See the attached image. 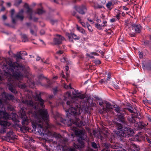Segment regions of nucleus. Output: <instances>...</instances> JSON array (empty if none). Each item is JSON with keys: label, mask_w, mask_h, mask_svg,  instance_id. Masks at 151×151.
Returning <instances> with one entry per match:
<instances>
[{"label": "nucleus", "mask_w": 151, "mask_h": 151, "mask_svg": "<svg viewBox=\"0 0 151 151\" xmlns=\"http://www.w3.org/2000/svg\"><path fill=\"white\" fill-rule=\"evenodd\" d=\"M112 2L111 1L109 2L106 4V7L109 9L111 6L112 5Z\"/></svg>", "instance_id": "35"}, {"label": "nucleus", "mask_w": 151, "mask_h": 151, "mask_svg": "<svg viewBox=\"0 0 151 151\" xmlns=\"http://www.w3.org/2000/svg\"><path fill=\"white\" fill-rule=\"evenodd\" d=\"M16 114H13V118H12V120L14 122H17L18 121V120L17 119L16 117Z\"/></svg>", "instance_id": "44"}, {"label": "nucleus", "mask_w": 151, "mask_h": 151, "mask_svg": "<svg viewBox=\"0 0 151 151\" xmlns=\"http://www.w3.org/2000/svg\"><path fill=\"white\" fill-rule=\"evenodd\" d=\"M4 106L2 100L0 98V119L2 118L8 119L9 118L8 114L3 111L4 109Z\"/></svg>", "instance_id": "6"}, {"label": "nucleus", "mask_w": 151, "mask_h": 151, "mask_svg": "<svg viewBox=\"0 0 151 151\" xmlns=\"http://www.w3.org/2000/svg\"><path fill=\"white\" fill-rule=\"evenodd\" d=\"M120 13H119V12H118L117 13V14H116V16H115V17L117 18V19L118 20H119L120 19Z\"/></svg>", "instance_id": "47"}, {"label": "nucleus", "mask_w": 151, "mask_h": 151, "mask_svg": "<svg viewBox=\"0 0 151 151\" xmlns=\"http://www.w3.org/2000/svg\"><path fill=\"white\" fill-rule=\"evenodd\" d=\"M21 55H27V53L25 51H20L19 52Z\"/></svg>", "instance_id": "45"}, {"label": "nucleus", "mask_w": 151, "mask_h": 151, "mask_svg": "<svg viewBox=\"0 0 151 151\" xmlns=\"http://www.w3.org/2000/svg\"><path fill=\"white\" fill-rule=\"evenodd\" d=\"M77 29L78 31L81 33L83 35L86 34L85 30L82 27H78V25H77Z\"/></svg>", "instance_id": "30"}, {"label": "nucleus", "mask_w": 151, "mask_h": 151, "mask_svg": "<svg viewBox=\"0 0 151 151\" xmlns=\"http://www.w3.org/2000/svg\"><path fill=\"white\" fill-rule=\"evenodd\" d=\"M57 22V20H50V22L52 24V25H53L55 22Z\"/></svg>", "instance_id": "63"}, {"label": "nucleus", "mask_w": 151, "mask_h": 151, "mask_svg": "<svg viewBox=\"0 0 151 151\" xmlns=\"http://www.w3.org/2000/svg\"><path fill=\"white\" fill-rule=\"evenodd\" d=\"M103 103V101L101 100H100L99 101V104L100 106L102 107Z\"/></svg>", "instance_id": "55"}, {"label": "nucleus", "mask_w": 151, "mask_h": 151, "mask_svg": "<svg viewBox=\"0 0 151 151\" xmlns=\"http://www.w3.org/2000/svg\"><path fill=\"white\" fill-rule=\"evenodd\" d=\"M126 109L131 113H134L132 109L133 108L132 106H130L129 108H127Z\"/></svg>", "instance_id": "43"}, {"label": "nucleus", "mask_w": 151, "mask_h": 151, "mask_svg": "<svg viewBox=\"0 0 151 151\" xmlns=\"http://www.w3.org/2000/svg\"><path fill=\"white\" fill-rule=\"evenodd\" d=\"M70 124H68V127L71 126L73 124L76 125V126L81 127L85 125V122L81 121L78 120L77 121H74L72 119H69Z\"/></svg>", "instance_id": "9"}, {"label": "nucleus", "mask_w": 151, "mask_h": 151, "mask_svg": "<svg viewBox=\"0 0 151 151\" xmlns=\"http://www.w3.org/2000/svg\"><path fill=\"white\" fill-rule=\"evenodd\" d=\"M24 11L23 9H22L16 15L15 17L16 18L19 19L21 20L22 21L24 19V16L22 15V13Z\"/></svg>", "instance_id": "21"}, {"label": "nucleus", "mask_w": 151, "mask_h": 151, "mask_svg": "<svg viewBox=\"0 0 151 151\" xmlns=\"http://www.w3.org/2000/svg\"><path fill=\"white\" fill-rule=\"evenodd\" d=\"M105 146L107 149L109 148L113 149L112 151H127L123 148L122 144L118 142H111V143L106 144Z\"/></svg>", "instance_id": "5"}, {"label": "nucleus", "mask_w": 151, "mask_h": 151, "mask_svg": "<svg viewBox=\"0 0 151 151\" xmlns=\"http://www.w3.org/2000/svg\"><path fill=\"white\" fill-rule=\"evenodd\" d=\"M6 137V139H9V140H14L15 139L14 132L12 130H10L7 133Z\"/></svg>", "instance_id": "15"}, {"label": "nucleus", "mask_w": 151, "mask_h": 151, "mask_svg": "<svg viewBox=\"0 0 151 151\" xmlns=\"http://www.w3.org/2000/svg\"><path fill=\"white\" fill-rule=\"evenodd\" d=\"M135 125L138 127V129H143L145 127L144 124L141 122L136 123L135 124Z\"/></svg>", "instance_id": "26"}, {"label": "nucleus", "mask_w": 151, "mask_h": 151, "mask_svg": "<svg viewBox=\"0 0 151 151\" xmlns=\"http://www.w3.org/2000/svg\"><path fill=\"white\" fill-rule=\"evenodd\" d=\"M33 28L34 29V30H33L32 28H30V32L31 34L32 35H34L35 36H37V27L35 25H33Z\"/></svg>", "instance_id": "22"}, {"label": "nucleus", "mask_w": 151, "mask_h": 151, "mask_svg": "<svg viewBox=\"0 0 151 151\" xmlns=\"http://www.w3.org/2000/svg\"><path fill=\"white\" fill-rule=\"evenodd\" d=\"M38 112L39 115L36 113L34 115L35 120L31 121L34 130L41 136L50 134L51 132L48 129L50 125L48 123L49 116L47 110L40 109Z\"/></svg>", "instance_id": "2"}, {"label": "nucleus", "mask_w": 151, "mask_h": 151, "mask_svg": "<svg viewBox=\"0 0 151 151\" xmlns=\"http://www.w3.org/2000/svg\"><path fill=\"white\" fill-rule=\"evenodd\" d=\"M22 2V0H19L15 3L14 5L16 6H18Z\"/></svg>", "instance_id": "42"}, {"label": "nucleus", "mask_w": 151, "mask_h": 151, "mask_svg": "<svg viewBox=\"0 0 151 151\" xmlns=\"http://www.w3.org/2000/svg\"><path fill=\"white\" fill-rule=\"evenodd\" d=\"M139 57L140 58H142L143 57V53L142 52H139Z\"/></svg>", "instance_id": "58"}, {"label": "nucleus", "mask_w": 151, "mask_h": 151, "mask_svg": "<svg viewBox=\"0 0 151 151\" xmlns=\"http://www.w3.org/2000/svg\"><path fill=\"white\" fill-rule=\"evenodd\" d=\"M69 40L71 42H73L72 37L75 40H79L80 38L79 36H77L76 35L73 33L71 34V35L69 34L68 36Z\"/></svg>", "instance_id": "18"}, {"label": "nucleus", "mask_w": 151, "mask_h": 151, "mask_svg": "<svg viewBox=\"0 0 151 151\" xmlns=\"http://www.w3.org/2000/svg\"><path fill=\"white\" fill-rule=\"evenodd\" d=\"M1 95L3 98L6 100H13L14 99V96L11 94L4 92L2 93Z\"/></svg>", "instance_id": "12"}, {"label": "nucleus", "mask_w": 151, "mask_h": 151, "mask_svg": "<svg viewBox=\"0 0 151 151\" xmlns=\"http://www.w3.org/2000/svg\"><path fill=\"white\" fill-rule=\"evenodd\" d=\"M12 17V22L13 23L15 24L16 23L15 19L14 18H13V17Z\"/></svg>", "instance_id": "64"}, {"label": "nucleus", "mask_w": 151, "mask_h": 151, "mask_svg": "<svg viewBox=\"0 0 151 151\" xmlns=\"http://www.w3.org/2000/svg\"><path fill=\"white\" fill-rule=\"evenodd\" d=\"M56 37L54 39L53 42L55 45H59L62 44V41L65 40V38L62 36L59 35H56Z\"/></svg>", "instance_id": "11"}, {"label": "nucleus", "mask_w": 151, "mask_h": 151, "mask_svg": "<svg viewBox=\"0 0 151 151\" xmlns=\"http://www.w3.org/2000/svg\"><path fill=\"white\" fill-rule=\"evenodd\" d=\"M53 93L54 94H55L58 91V89L57 87H55L53 89Z\"/></svg>", "instance_id": "52"}, {"label": "nucleus", "mask_w": 151, "mask_h": 151, "mask_svg": "<svg viewBox=\"0 0 151 151\" xmlns=\"http://www.w3.org/2000/svg\"><path fill=\"white\" fill-rule=\"evenodd\" d=\"M112 84H113V86H114V87L115 88H116V89L118 88L119 87L118 86V85H117V84H115L114 83V82H113Z\"/></svg>", "instance_id": "59"}, {"label": "nucleus", "mask_w": 151, "mask_h": 151, "mask_svg": "<svg viewBox=\"0 0 151 151\" xmlns=\"http://www.w3.org/2000/svg\"><path fill=\"white\" fill-rule=\"evenodd\" d=\"M107 22L106 21L104 20L103 23L101 24L102 27L106 26Z\"/></svg>", "instance_id": "53"}, {"label": "nucleus", "mask_w": 151, "mask_h": 151, "mask_svg": "<svg viewBox=\"0 0 151 151\" xmlns=\"http://www.w3.org/2000/svg\"><path fill=\"white\" fill-rule=\"evenodd\" d=\"M150 43V41L149 40H146L144 42V44L146 45H149Z\"/></svg>", "instance_id": "49"}, {"label": "nucleus", "mask_w": 151, "mask_h": 151, "mask_svg": "<svg viewBox=\"0 0 151 151\" xmlns=\"http://www.w3.org/2000/svg\"><path fill=\"white\" fill-rule=\"evenodd\" d=\"M117 120L122 123L125 122L124 115L123 113H120V114L117 115Z\"/></svg>", "instance_id": "19"}, {"label": "nucleus", "mask_w": 151, "mask_h": 151, "mask_svg": "<svg viewBox=\"0 0 151 151\" xmlns=\"http://www.w3.org/2000/svg\"><path fill=\"white\" fill-rule=\"evenodd\" d=\"M114 108H115V107H114ZM115 110L118 113H120V111H121L120 108L118 106H117L116 107H115Z\"/></svg>", "instance_id": "39"}, {"label": "nucleus", "mask_w": 151, "mask_h": 151, "mask_svg": "<svg viewBox=\"0 0 151 151\" xmlns=\"http://www.w3.org/2000/svg\"><path fill=\"white\" fill-rule=\"evenodd\" d=\"M146 139L147 141L148 142L151 144V139L148 137H146Z\"/></svg>", "instance_id": "60"}, {"label": "nucleus", "mask_w": 151, "mask_h": 151, "mask_svg": "<svg viewBox=\"0 0 151 151\" xmlns=\"http://www.w3.org/2000/svg\"><path fill=\"white\" fill-rule=\"evenodd\" d=\"M45 33V31L43 29H41L40 32V33L41 35H44Z\"/></svg>", "instance_id": "62"}, {"label": "nucleus", "mask_w": 151, "mask_h": 151, "mask_svg": "<svg viewBox=\"0 0 151 151\" xmlns=\"http://www.w3.org/2000/svg\"><path fill=\"white\" fill-rule=\"evenodd\" d=\"M45 12V11L42 8H38L36 10V14L39 15Z\"/></svg>", "instance_id": "29"}, {"label": "nucleus", "mask_w": 151, "mask_h": 151, "mask_svg": "<svg viewBox=\"0 0 151 151\" xmlns=\"http://www.w3.org/2000/svg\"><path fill=\"white\" fill-rule=\"evenodd\" d=\"M78 142L81 145V146H79V145H75V147L76 148H79V147L81 148L82 147H83L84 146V143L83 141L82 140H78Z\"/></svg>", "instance_id": "33"}, {"label": "nucleus", "mask_w": 151, "mask_h": 151, "mask_svg": "<svg viewBox=\"0 0 151 151\" xmlns=\"http://www.w3.org/2000/svg\"><path fill=\"white\" fill-rule=\"evenodd\" d=\"M72 15L75 16L78 19H79L80 21L81 20V17H79L76 13V12L73 11L71 12Z\"/></svg>", "instance_id": "32"}, {"label": "nucleus", "mask_w": 151, "mask_h": 151, "mask_svg": "<svg viewBox=\"0 0 151 151\" xmlns=\"http://www.w3.org/2000/svg\"><path fill=\"white\" fill-rule=\"evenodd\" d=\"M133 28L135 29L136 32L137 33H139L141 32L142 27L139 24H133L132 25Z\"/></svg>", "instance_id": "16"}, {"label": "nucleus", "mask_w": 151, "mask_h": 151, "mask_svg": "<svg viewBox=\"0 0 151 151\" xmlns=\"http://www.w3.org/2000/svg\"><path fill=\"white\" fill-rule=\"evenodd\" d=\"M76 128L75 126H73L70 128V129L75 133V134L77 136L81 137V136L83 135L84 134L82 130L78 131L76 130Z\"/></svg>", "instance_id": "13"}, {"label": "nucleus", "mask_w": 151, "mask_h": 151, "mask_svg": "<svg viewBox=\"0 0 151 151\" xmlns=\"http://www.w3.org/2000/svg\"><path fill=\"white\" fill-rule=\"evenodd\" d=\"M136 35V34L134 32L129 33V35L131 37H135Z\"/></svg>", "instance_id": "48"}, {"label": "nucleus", "mask_w": 151, "mask_h": 151, "mask_svg": "<svg viewBox=\"0 0 151 151\" xmlns=\"http://www.w3.org/2000/svg\"><path fill=\"white\" fill-rule=\"evenodd\" d=\"M81 20H80V21L79 20V22L82 25V26H83V27H86V24H85V23L83 22H81Z\"/></svg>", "instance_id": "54"}, {"label": "nucleus", "mask_w": 151, "mask_h": 151, "mask_svg": "<svg viewBox=\"0 0 151 151\" xmlns=\"http://www.w3.org/2000/svg\"><path fill=\"white\" fill-rule=\"evenodd\" d=\"M22 102L24 104H27V106L31 107H32L33 106V103L32 101H28L27 100H23Z\"/></svg>", "instance_id": "25"}, {"label": "nucleus", "mask_w": 151, "mask_h": 151, "mask_svg": "<svg viewBox=\"0 0 151 151\" xmlns=\"http://www.w3.org/2000/svg\"><path fill=\"white\" fill-rule=\"evenodd\" d=\"M14 57L16 60V62H10L9 63V70L12 72V74L9 72H6L4 73L7 78L8 83L7 86L9 90L14 94L17 93L13 85L14 80H18L21 79L23 76L22 72L24 70L25 67L24 65L19 64L17 62L19 61L20 59H23L21 55L17 54L14 55Z\"/></svg>", "instance_id": "1"}, {"label": "nucleus", "mask_w": 151, "mask_h": 151, "mask_svg": "<svg viewBox=\"0 0 151 151\" xmlns=\"http://www.w3.org/2000/svg\"><path fill=\"white\" fill-rule=\"evenodd\" d=\"M102 26L100 24H99L98 23L95 24V27L98 29L101 30L102 29Z\"/></svg>", "instance_id": "36"}, {"label": "nucleus", "mask_w": 151, "mask_h": 151, "mask_svg": "<svg viewBox=\"0 0 151 151\" xmlns=\"http://www.w3.org/2000/svg\"><path fill=\"white\" fill-rule=\"evenodd\" d=\"M7 109L9 111H12L14 110L12 106L11 105H9L8 106Z\"/></svg>", "instance_id": "41"}, {"label": "nucleus", "mask_w": 151, "mask_h": 151, "mask_svg": "<svg viewBox=\"0 0 151 151\" xmlns=\"http://www.w3.org/2000/svg\"><path fill=\"white\" fill-rule=\"evenodd\" d=\"M116 127L118 131L114 132L115 136L121 141H124V138L132 136L134 133V130L131 128L123 126L122 124L117 123Z\"/></svg>", "instance_id": "4"}, {"label": "nucleus", "mask_w": 151, "mask_h": 151, "mask_svg": "<svg viewBox=\"0 0 151 151\" xmlns=\"http://www.w3.org/2000/svg\"><path fill=\"white\" fill-rule=\"evenodd\" d=\"M64 100H66L67 99L71 98V93L70 92H67L64 96Z\"/></svg>", "instance_id": "31"}, {"label": "nucleus", "mask_w": 151, "mask_h": 151, "mask_svg": "<svg viewBox=\"0 0 151 151\" xmlns=\"http://www.w3.org/2000/svg\"><path fill=\"white\" fill-rule=\"evenodd\" d=\"M10 124L5 121H0V133H4L6 132V128Z\"/></svg>", "instance_id": "7"}, {"label": "nucleus", "mask_w": 151, "mask_h": 151, "mask_svg": "<svg viewBox=\"0 0 151 151\" xmlns=\"http://www.w3.org/2000/svg\"><path fill=\"white\" fill-rule=\"evenodd\" d=\"M27 10L26 12L27 14H29V20H32V9L30 8L29 6L27 7Z\"/></svg>", "instance_id": "24"}, {"label": "nucleus", "mask_w": 151, "mask_h": 151, "mask_svg": "<svg viewBox=\"0 0 151 151\" xmlns=\"http://www.w3.org/2000/svg\"><path fill=\"white\" fill-rule=\"evenodd\" d=\"M106 108H103L105 109L106 112H111L114 108V106H112L111 103L109 102L106 101Z\"/></svg>", "instance_id": "17"}, {"label": "nucleus", "mask_w": 151, "mask_h": 151, "mask_svg": "<svg viewBox=\"0 0 151 151\" xmlns=\"http://www.w3.org/2000/svg\"><path fill=\"white\" fill-rule=\"evenodd\" d=\"M36 96L37 98V100L40 102V104L41 107L42 108H43L45 106L44 105V101L41 98L40 95V94L37 95Z\"/></svg>", "instance_id": "20"}, {"label": "nucleus", "mask_w": 151, "mask_h": 151, "mask_svg": "<svg viewBox=\"0 0 151 151\" xmlns=\"http://www.w3.org/2000/svg\"><path fill=\"white\" fill-rule=\"evenodd\" d=\"M63 51L61 50H59L56 52V54L59 55L63 54Z\"/></svg>", "instance_id": "51"}, {"label": "nucleus", "mask_w": 151, "mask_h": 151, "mask_svg": "<svg viewBox=\"0 0 151 151\" xmlns=\"http://www.w3.org/2000/svg\"><path fill=\"white\" fill-rule=\"evenodd\" d=\"M21 117L22 119V124L23 125L28 124L31 121L26 116L25 112L23 110L21 113Z\"/></svg>", "instance_id": "8"}, {"label": "nucleus", "mask_w": 151, "mask_h": 151, "mask_svg": "<svg viewBox=\"0 0 151 151\" xmlns=\"http://www.w3.org/2000/svg\"><path fill=\"white\" fill-rule=\"evenodd\" d=\"M86 96L85 94H82L81 93L80 97H79V100L80 99H84L86 97Z\"/></svg>", "instance_id": "40"}, {"label": "nucleus", "mask_w": 151, "mask_h": 151, "mask_svg": "<svg viewBox=\"0 0 151 151\" xmlns=\"http://www.w3.org/2000/svg\"><path fill=\"white\" fill-rule=\"evenodd\" d=\"M74 8L78 12L82 15L84 14L87 10L86 7L84 5L80 6H76L74 7Z\"/></svg>", "instance_id": "10"}, {"label": "nucleus", "mask_w": 151, "mask_h": 151, "mask_svg": "<svg viewBox=\"0 0 151 151\" xmlns=\"http://www.w3.org/2000/svg\"><path fill=\"white\" fill-rule=\"evenodd\" d=\"M103 6L101 5H100L99 4H95L94 5V8L95 9H100L101 8L103 7Z\"/></svg>", "instance_id": "37"}, {"label": "nucleus", "mask_w": 151, "mask_h": 151, "mask_svg": "<svg viewBox=\"0 0 151 151\" xmlns=\"http://www.w3.org/2000/svg\"><path fill=\"white\" fill-rule=\"evenodd\" d=\"M144 67H145L148 70H151V61L147 63L144 65Z\"/></svg>", "instance_id": "34"}, {"label": "nucleus", "mask_w": 151, "mask_h": 151, "mask_svg": "<svg viewBox=\"0 0 151 151\" xmlns=\"http://www.w3.org/2000/svg\"><path fill=\"white\" fill-rule=\"evenodd\" d=\"M15 11L13 9H12L11 11V17H13L14 14V13Z\"/></svg>", "instance_id": "57"}, {"label": "nucleus", "mask_w": 151, "mask_h": 151, "mask_svg": "<svg viewBox=\"0 0 151 151\" xmlns=\"http://www.w3.org/2000/svg\"><path fill=\"white\" fill-rule=\"evenodd\" d=\"M131 150L132 151H139V146L134 144H132L131 145Z\"/></svg>", "instance_id": "23"}, {"label": "nucleus", "mask_w": 151, "mask_h": 151, "mask_svg": "<svg viewBox=\"0 0 151 151\" xmlns=\"http://www.w3.org/2000/svg\"><path fill=\"white\" fill-rule=\"evenodd\" d=\"M55 119L57 121H59L65 124L67 122L66 120L63 119L61 115L58 113H57L55 116Z\"/></svg>", "instance_id": "14"}, {"label": "nucleus", "mask_w": 151, "mask_h": 151, "mask_svg": "<svg viewBox=\"0 0 151 151\" xmlns=\"http://www.w3.org/2000/svg\"><path fill=\"white\" fill-rule=\"evenodd\" d=\"M128 120L130 123H134L135 124L136 123L135 118L132 116L129 117L128 118Z\"/></svg>", "instance_id": "27"}, {"label": "nucleus", "mask_w": 151, "mask_h": 151, "mask_svg": "<svg viewBox=\"0 0 151 151\" xmlns=\"http://www.w3.org/2000/svg\"><path fill=\"white\" fill-rule=\"evenodd\" d=\"M67 150L68 151H76V149L73 147L68 148Z\"/></svg>", "instance_id": "46"}, {"label": "nucleus", "mask_w": 151, "mask_h": 151, "mask_svg": "<svg viewBox=\"0 0 151 151\" xmlns=\"http://www.w3.org/2000/svg\"><path fill=\"white\" fill-rule=\"evenodd\" d=\"M92 147L94 149H97L98 148L97 144L94 142H93L91 143Z\"/></svg>", "instance_id": "38"}, {"label": "nucleus", "mask_w": 151, "mask_h": 151, "mask_svg": "<svg viewBox=\"0 0 151 151\" xmlns=\"http://www.w3.org/2000/svg\"><path fill=\"white\" fill-rule=\"evenodd\" d=\"M100 17L103 21L105 20V16L103 14H101L100 16Z\"/></svg>", "instance_id": "56"}, {"label": "nucleus", "mask_w": 151, "mask_h": 151, "mask_svg": "<svg viewBox=\"0 0 151 151\" xmlns=\"http://www.w3.org/2000/svg\"><path fill=\"white\" fill-rule=\"evenodd\" d=\"M21 38L22 39V41L23 42H26L28 41V38L26 34H21Z\"/></svg>", "instance_id": "28"}, {"label": "nucleus", "mask_w": 151, "mask_h": 151, "mask_svg": "<svg viewBox=\"0 0 151 151\" xmlns=\"http://www.w3.org/2000/svg\"><path fill=\"white\" fill-rule=\"evenodd\" d=\"M19 87L22 89H24L25 88L26 86L24 84H20L19 85Z\"/></svg>", "instance_id": "50"}, {"label": "nucleus", "mask_w": 151, "mask_h": 151, "mask_svg": "<svg viewBox=\"0 0 151 151\" xmlns=\"http://www.w3.org/2000/svg\"><path fill=\"white\" fill-rule=\"evenodd\" d=\"M78 91H76L75 93H73L74 95L73 97V99H76L79 98L81 94L80 92H78ZM81 100H78L77 99L73 100L71 102L68 101L66 104L68 106V109L65 110L66 116L69 117L70 115L76 116V115L80 114L79 109L81 105Z\"/></svg>", "instance_id": "3"}, {"label": "nucleus", "mask_w": 151, "mask_h": 151, "mask_svg": "<svg viewBox=\"0 0 151 151\" xmlns=\"http://www.w3.org/2000/svg\"><path fill=\"white\" fill-rule=\"evenodd\" d=\"M65 88H70V89H71L72 87H71V85L70 84H69V85L68 86H67L66 87L65 86Z\"/></svg>", "instance_id": "61"}]
</instances>
